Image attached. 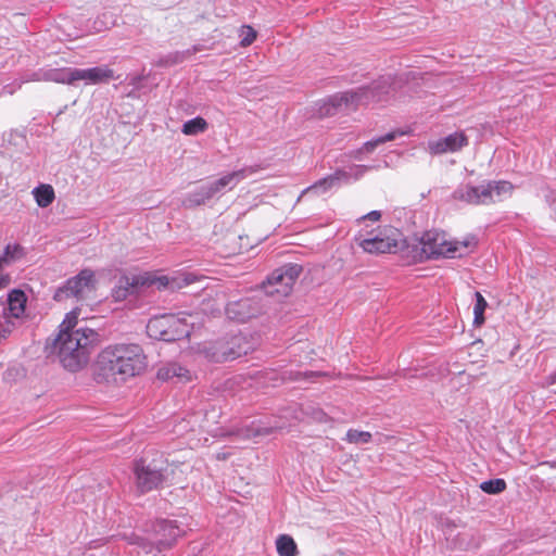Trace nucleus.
<instances>
[{
    "label": "nucleus",
    "instance_id": "423d86ee",
    "mask_svg": "<svg viewBox=\"0 0 556 556\" xmlns=\"http://www.w3.org/2000/svg\"><path fill=\"white\" fill-rule=\"evenodd\" d=\"M197 279L198 277L191 273L181 274L172 281L166 276L154 277L149 274L122 276L113 288L111 295L115 302H122L134 294L140 287L156 285L159 289L169 286L172 288H182L193 283Z\"/></svg>",
    "mask_w": 556,
    "mask_h": 556
},
{
    "label": "nucleus",
    "instance_id": "72a5a7b5",
    "mask_svg": "<svg viewBox=\"0 0 556 556\" xmlns=\"http://www.w3.org/2000/svg\"><path fill=\"white\" fill-rule=\"evenodd\" d=\"M102 17L105 18V21L99 18L94 22V29L97 31H101L102 29L109 28L110 26L115 24V20L112 16H110V21H108L106 14H103Z\"/></svg>",
    "mask_w": 556,
    "mask_h": 556
},
{
    "label": "nucleus",
    "instance_id": "bb28decb",
    "mask_svg": "<svg viewBox=\"0 0 556 556\" xmlns=\"http://www.w3.org/2000/svg\"><path fill=\"white\" fill-rule=\"evenodd\" d=\"M198 51H200V49L197 46H193L192 49H188L186 51H181V52L177 51L174 53H169L164 59H161L159 64L163 65V66L178 64V63L184 62L186 58H188L189 55H191Z\"/></svg>",
    "mask_w": 556,
    "mask_h": 556
},
{
    "label": "nucleus",
    "instance_id": "58836bf2",
    "mask_svg": "<svg viewBox=\"0 0 556 556\" xmlns=\"http://www.w3.org/2000/svg\"><path fill=\"white\" fill-rule=\"evenodd\" d=\"M142 79V76L138 75V76H134L130 78V85L138 88L140 86V81Z\"/></svg>",
    "mask_w": 556,
    "mask_h": 556
},
{
    "label": "nucleus",
    "instance_id": "1a4fd4ad",
    "mask_svg": "<svg viewBox=\"0 0 556 556\" xmlns=\"http://www.w3.org/2000/svg\"><path fill=\"white\" fill-rule=\"evenodd\" d=\"M190 330V324L187 321V318L174 314L155 316L147 325L149 337L165 342L189 337Z\"/></svg>",
    "mask_w": 556,
    "mask_h": 556
},
{
    "label": "nucleus",
    "instance_id": "39448f33",
    "mask_svg": "<svg viewBox=\"0 0 556 556\" xmlns=\"http://www.w3.org/2000/svg\"><path fill=\"white\" fill-rule=\"evenodd\" d=\"M419 243L426 258H455L468 254L477 245V240L473 236L463 241L448 240L444 232L430 230L421 236Z\"/></svg>",
    "mask_w": 556,
    "mask_h": 556
},
{
    "label": "nucleus",
    "instance_id": "f704fd0d",
    "mask_svg": "<svg viewBox=\"0 0 556 556\" xmlns=\"http://www.w3.org/2000/svg\"><path fill=\"white\" fill-rule=\"evenodd\" d=\"M380 217H381V212L380 211H371L368 214L359 217L357 219V222H362V220H366V219H369V220H372V222H377V220L380 219Z\"/></svg>",
    "mask_w": 556,
    "mask_h": 556
},
{
    "label": "nucleus",
    "instance_id": "aec40b11",
    "mask_svg": "<svg viewBox=\"0 0 556 556\" xmlns=\"http://www.w3.org/2000/svg\"><path fill=\"white\" fill-rule=\"evenodd\" d=\"M27 296L24 291L20 289L12 290L8 295V311L11 316L21 317L26 307Z\"/></svg>",
    "mask_w": 556,
    "mask_h": 556
},
{
    "label": "nucleus",
    "instance_id": "4c0bfd02",
    "mask_svg": "<svg viewBox=\"0 0 556 556\" xmlns=\"http://www.w3.org/2000/svg\"><path fill=\"white\" fill-rule=\"evenodd\" d=\"M545 383L547 386H552V384H555L556 383V371L548 375L546 378H545Z\"/></svg>",
    "mask_w": 556,
    "mask_h": 556
},
{
    "label": "nucleus",
    "instance_id": "7c9ffc66",
    "mask_svg": "<svg viewBox=\"0 0 556 556\" xmlns=\"http://www.w3.org/2000/svg\"><path fill=\"white\" fill-rule=\"evenodd\" d=\"M240 37L241 46L248 47L255 40L256 31L251 26H242Z\"/></svg>",
    "mask_w": 556,
    "mask_h": 556
},
{
    "label": "nucleus",
    "instance_id": "f3484780",
    "mask_svg": "<svg viewBox=\"0 0 556 556\" xmlns=\"http://www.w3.org/2000/svg\"><path fill=\"white\" fill-rule=\"evenodd\" d=\"M468 144V138L462 131H456L444 138L430 141L429 150L433 154H443L447 152H456Z\"/></svg>",
    "mask_w": 556,
    "mask_h": 556
},
{
    "label": "nucleus",
    "instance_id": "0eeeda50",
    "mask_svg": "<svg viewBox=\"0 0 556 556\" xmlns=\"http://www.w3.org/2000/svg\"><path fill=\"white\" fill-rule=\"evenodd\" d=\"M153 539L141 538L132 534L130 545L138 549L129 551L128 554H152L162 553L169 547L174 541L186 533V529L177 520L157 519L152 525Z\"/></svg>",
    "mask_w": 556,
    "mask_h": 556
},
{
    "label": "nucleus",
    "instance_id": "2f4dec72",
    "mask_svg": "<svg viewBox=\"0 0 556 556\" xmlns=\"http://www.w3.org/2000/svg\"><path fill=\"white\" fill-rule=\"evenodd\" d=\"M544 197H545L546 203L548 204V206L552 211V216L556 220V191L548 189L545 192Z\"/></svg>",
    "mask_w": 556,
    "mask_h": 556
},
{
    "label": "nucleus",
    "instance_id": "7ed1b4c3",
    "mask_svg": "<svg viewBox=\"0 0 556 556\" xmlns=\"http://www.w3.org/2000/svg\"><path fill=\"white\" fill-rule=\"evenodd\" d=\"M397 81L391 76H382L369 86H362L345 92L329 97L320 106V116H331L340 111L353 110L359 104L371 102H388L395 97Z\"/></svg>",
    "mask_w": 556,
    "mask_h": 556
},
{
    "label": "nucleus",
    "instance_id": "f8f14e48",
    "mask_svg": "<svg viewBox=\"0 0 556 556\" xmlns=\"http://www.w3.org/2000/svg\"><path fill=\"white\" fill-rule=\"evenodd\" d=\"M252 348L241 334L233 336L230 341H217L204 348L205 356L214 363L233 361L248 354Z\"/></svg>",
    "mask_w": 556,
    "mask_h": 556
},
{
    "label": "nucleus",
    "instance_id": "5701e85b",
    "mask_svg": "<svg viewBox=\"0 0 556 556\" xmlns=\"http://www.w3.org/2000/svg\"><path fill=\"white\" fill-rule=\"evenodd\" d=\"M276 548L279 556H294L298 553L296 543L289 534H280L276 539Z\"/></svg>",
    "mask_w": 556,
    "mask_h": 556
},
{
    "label": "nucleus",
    "instance_id": "c85d7f7f",
    "mask_svg": "<svg viewBox=\"0 0 556 556\" xmlns=\"http://www.w3.org/2000/svg\"><path fill=\"white\" fill-rule=\"evenodd\" d=\"M480 489L486 494H500L506 489V482L502 478L483 481Z\"/></svg>",
    "mask_w": 556,
    "mask_h": 556
},
{
    "label": "nucleus",
    "instance_id": "a211bd4d",
    "mask_svg": "<svg viewBox=\"0 0 556 556\" xmlns=\"http://www.w3.org/2000/svg\"><path fill=\"white\" fill-rule=\"evenodd\" d=\"M248 168H241L224 175L223 177L207 182L210 191L213 198L216 194L224 193L228 190H232L241 180L248 176ZM252 170H250L251 173Z\"/></svg>",
    "mask_w": 556,
    "mask_h": 556
},
{
    "label": "nucleus",
    "instance_id": "b1692460",
    "mask_svg": "<svg viewBox=\"0 0 556 556\" xmlns=\"http://www.w3.org/2000/svg\"><path fill=\"white\" fill-rule=\"evenodd\" d=\"M407 132L406 131H403V130H393V131H390L383 136H380L378 138H375L370 141H367L366 143H364L363 148H362V152H366V153H371L379 144H382L384 142H388V141H392L394 139H396L397 137L400 136H404L406 135Z\"/></svg>",
    "mask_w": 556,
    "mask_h": 556
},
{
    "label": "nucleus",
    "instance_id": "9d476101",
    "mask_svg": "<svg viewBox=\"0 0 556 556\" xmlns=\"http://www.w3.org/2000/svg\"><path fill=\"white\" fill-rule=\"evenodd\" d=\"M302 271L298 264H287L275 269L263 283L262 293L266 296H273L277 300L288 296Z\"/></svg>",
    "mask_w": 556,
    "mask_h": 556
},
{
    "label": "nucleus",
    "instance_id": "20e7f679",
    "mask_svg": "<svg viewBox=\"0 0 556 556\" xmlns=\"http://www.w3.org/2000/svg\"><path fill=\"white\" fill-rule=\"evenodd\" d=\"M115 73L108 65L78 68V67H61V68H42L35 72L31 80L52 81L56 84L72 85L81 80L85 85L106 84L112 79H117Z\"/></svg>",
    "mask_w": 556,
    "mask_h": 556
},
{
    "label": "nucleus",
    "instance_id": "f03ea898",
    "mask_svg": "<svg viewBox=\"0 0 556 556\" xmlns=\"http://www.w3.org/2000/svg\"><path fill=\"white\" fill-rule=\"evenodd\" d=\"M97 363L105 377L125 382L146 369L147 357L139 344L116 343L104 348Z\"/></svg>",
    "mask_w": 556,
    "mask_h": 556
},
{
    "label": "nucleus",
    "instance_id": "e433bc0d",
    "mask_svg": "<svg viewBox=\"0 0 556 556\" xmlns=\"http://www.w3.org/2000/svg\"><path fill=\"white\" fill-rule=\"evenodd\" d=\"M11 279L8 274L0 273V289L7 287L10 283Z\"/></svg>",
    "mask_w": 556,
    "mask_h": 556
},
{
    "label": "nucleus",
    "instance_id": "4468645a",
    "mask_svg": "<svg viewBox=\"0 0 556 556\" xmlns=\"http://www.w3.org/2000/svg\"><path fill=\"white\" fill-rule=\"evenodd\" d=\"M264 308V294L258 291L252 296L229 302L226 306V315L235 321L245 323L261 315Z\"/></svg>",
    "mask_w": 556,
    "mask_h": 556
},
{
    "label": "nucleus",
    "instance_id": "dca6fc26",
    "mask_svg": "<svg viewBox=\"0 0 556 556\" xmlns=\"http://www.w3.org/2000/svg\"><path fill=\"white\" fill-rule=\"evenodd\" d=\"M366 169V166H355L350 168L349 173L345 170H337L333 175L321 178L314 185L306 188L304 193H314L317 195L323 194L337 186L341 180L348 181L352 175H354L355 178H358Z\"/></svg>",
    "mask_w": 556,
    "mask_h": 556
},
{
    "label": "nucleus",
    "instance_id": "2eb2a0df",
    "mask_svg": "<svg viewBox=\"0 0 556 556\" xmlns=\"http://www.w3.org/2000/svg\"><path fill=\"white\" fill-rule=\"evenodd\" d=\"M400 233L395 228H386L372 238L363 239L361 248L370 254L393 253L399 247Z\"/></svg>",
    "mask_w": 556,
    "mask_h": 556
},
{
    "label": "nucleus",
    "instance_id": "ddd939ff",
    "mask_svg": "<svg viewBox=\"0 0 556 556\" xmlns=\"http://www.w3.org/2000/svg\"><path fill=\"white\" fill-rule=\"evenodd\" d=\"M134 473L136 486L140 493L159 489L167 479V469L159 466L155 462L147 463L144 459L135 462Z\"/></svg>",
    "mask_w": 556,
    "mask_h": 556
},
{
    "label": "nucleus",
    "instance_id": "c756f323",
    "mask_svg": "<svg viewBox=\"0 0 556 556\" xmlns=\"http://www.w3.org/2000/svg\"><path fill=\"white\" fill-rule=\"evenodd\" d=\"M371 433L368 431H359L356 429H350L346 432L345 440L353 444H365L371 441Z\"/></svg>",
    "mask_w": 556,
    "mask_h": 556
},
{
    "label": "nucleus",
    "instance_id": "6e6552de",
    "mask_svg": "<svg viewBox=\"0 0 556 556\" xmlns=\"http://www.w3.org/2000/svg\"><path fill=\"white\" fill-rule=\"evenodd\" d=\"M513 185L505 180L484 181L479 186L462 184L453 191V199L471 205H486L503 201L511 194Z\"/></svg>",
    "mask_w": 556,
    "mask_h": 556
},
{
    "label": "nucleus",
    "instance_id": "412c9836",
    "mask_svg": "<svg viewBox=\"0 0 556 556\" xmlns=\"http://www.w3.org/2000/svg\"><path fill=\"white\" fill-rule=\"evenodd\" d=\"M212 198L213 195L210 191L207 184L201 185L195 190L186 194L185 199L182 200V205L188 208L195 207L204 204L207 200Z\"/></svg>",
    "mask_w": 556,
    "mask_h": 556
},
{
    "label": "nucleus",
    "instance_id": "a878e982",
    "mask_svg": "<svg viewBox=\"0 0 556 556\" xmlns=\"http://www.w3.org/2000/svg\"><path fill=\"white\" fill-rule=\"evenodd\" d=\"M207 128V123L201 116H197L184 123L181 131L187 136H195L204 132Z\"/></svg>",
    "mask_w": 556,
    "mask_h": 556
},
{
    "label": "nucleus",
    "instance_id": "c9c22d12",
    "mask_svg": "<svg viewBox=\"0 0 556 556\" xmlns=\"http://www.w3.org/2000/svg\"><path fill=\"white\" fill-rule=\"evenodd\" d=\"M13 325H1L0 326V343L5 340L12 332Z\"/></svg>",
    "mask_w": 556,
    "mask_h": 556
},
{
    "label": "nucleus",
    "instance_id": "9b49d317",
    "mask_svg": "<svg viewBox=\"0 0 556 556\" xmlns=\"http://www.w3.org/2000/svg\"><path fill=\"white\" fill-rule=\"evenodd\" d=\"M94 290L96 279L93 271L83 269L59 287L53 294V299L56 302H62L71 298H75L77 301H84Z\"/></svg>",
    "mask_w": 556,
    "mask_h": 556
},
{
    "label": "nucleus",
    "instance_id": "cd10ccee",
    "mask_svg": "<svg viewBox=\"0 0 556 556\" xmlns=\"http://www.w3.org/2000/svg\"><path fill=\"white\" fill-rule=\"evenodd\" d=\"M476 303L473 306V324L481 326L484 323V312L488 307V302L480 292L475 293Z\"/></svg>",
    "mask_w": 556,
    "mask_h": 556
},
{
    "label": "nucleus",
    "instance_id": "ea45409f",
    "mask_svg": "<svg viewBox=\"0 0 556 556\" xmlns=\"http://www.w3.org/2000/svg\"><path fill=\"white\" fill-rule=\"evenodd\" d=\"M542 465H547V466L556 469V462L555 460L554 462H545Z\"/></svg>",
    "mask_w": 556,
    "mask_h": 556
},
{
    "label": "nucleus",
    "instance_id": "a19ab883",
    "mask_svg": "<svg viewBox=\"0 0 556 556\" xmlns=\"http://www.w3.org/2000/svg\"><path fill=\"white\" fill-rule=\"evenodd\" d=\"M18 139H20L21 141H24V140H25V138H24V137H22V136H20V137H18Z\"/></svg>",
    "mask_w": 556,
    "mask_h": 556
},
{
    "label": "nucleus",
    "instance_id": "4be33fe9",
    "mask_svg": "<svg viewBox=\"0 0 556 556\" xmlns=\"http://www.w3.org/2000/svg\"><path fill=\"white\" fill-rule=\"evenodd\" d=\"M36 203L40 207L49 206L55 198L54 190L50 185H40L33 190Z\"/></svg>",
    "mask_w": 556,
    "mask_h": 556
},
{
    "label": "nucleus",
    "instance_id": "473e14b6",
    "mask_svg": "<svg viewBox=\"0 0 556 556\" xmlns=\"http://www.w3.org/2000/svg\"><path fill=\"white\" fill-rule=\"evenodd\" d=\"M273 427H263L260 424L252 422L251 429L249 430L251 433L249 435L261 437L269 434L273 431Z\"/></svg>",
    "mask_w": 556,
    "mask_h": 556
},
{
    "label": "nucleus",
    "instance_id": "393cba45",
    "mask_svg": "<svg viewBox=\"0 0 556 556\" xmlns=\"http://www.w3.org/2000/svg\"><path fill=\"white\" fill-rule=\"evenodd\" d=\"M24 255L25 251L21 244H7L3 251V255L0 256L1 265L3 267L4 265H8L14 261L22 258Z\"/></svg>",
    "mask_w": 556,
    "mask_h": 556
},
{
    "label": "nucleus",
    "instance_id": "f257e3e1",
    "mask_svg": "<svg viewBox=\"0 0 556 556\" xmlns=\"http://www.w3.org/2000/svg\"><path fill=\"white\" fill-rule=\"evenodd\" d=\"M78 315L77 308L66 314L51 345V353L56 354L62 366L73 372L88 363L90 345L98 336L93 329L77 327Z\"/></svg>",
    "mask_w": 556,
    "mask_h": 556
},
{
    "label": "nucleus",
    "instance_id": "6ab92c4d",
    "mask_svg": "<svg viewBox=\"0 0 556 556\" xmlns=\"http://www.w3.org/2000/svg\"><path fill=\"white\" fill-rule=\"evenodd\" d=\"M156 377L161 381H168L174 378L178 380H190V371L178 363H168L157 369Z\"/></svg>",
    "mask_w": 556,
    "mask_h": 556
}]
</instances>
